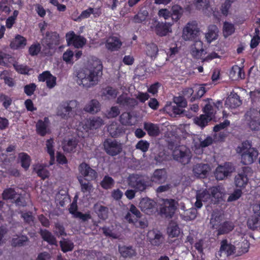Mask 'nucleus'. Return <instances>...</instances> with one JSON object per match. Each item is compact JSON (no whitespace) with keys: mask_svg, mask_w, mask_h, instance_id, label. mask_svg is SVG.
<instances>
[{"mask_svg":"<svg viewBox=\"0 0 260 260\" xmlns=\"http://www.w3.org/2000/svg\"><path fill=\"white\" fill-rule=\"evenodd\" d=\"M8 72L6 71H3L0 74V78L3 79L5 83L10 87H12L14 85V82L12 78L8 77Z\"/></svg>","mask_w":260,"mask_h":260,"instance_id":"obj_57","label":"nucleus"},{"mask_svg":"<svg viewBox=\"0 0 260 260\" xmlns=\"http://www.w3.org/2000/svg\"><path fill=\"white\" fill-rule=\"evenodd\" d=\"M158 52L157 46L155 44H150L147 46L146 53L147 54L151 57L154 56Z\"/></svg>","mask_w":260,"mask_h":260,"instance_id":"obj_58","label":"nucleus"},{"mask_svg":"<svg viewBox=\"0 0 260 260\" xmlns=\"http://www.w3.org/2000/svg\"><path fill=\"white\" fill-rule=\"evenodd\" d=\"M119 121L123 125L132 126L137 123V117L129 112H124L120 116Z\"/></svg>","mask_w":260,"mask_h":260,"instance_id":"obj_20","label":"nucleus"},{"mask_svg":"<svg viewBox=\"0 0 260 260\" xmlns=\"http://www.w3.org/2000/svg\"><path fill=\"white\" fill-rule=\"evenodd\" d=\"M235 27L233 24L228 22H225L223 26V35L225 37H227L235 31Z\"/></svg>","mask_w":260,"mask_h":260,"instance_id":"obj_48","label":"nucleus"},{"mask_svg":"<svg viewBox=\"0 0 260 260\" xmlns=\"http://www.w3.org/2000/svg\"><path fill=\"white\" fill-rule=\"evenodd\" d=\"M224 193V189L222 186H215L209 189L200 190L196 193V201L194 206L199 209L203 206V203H214L222 198Z\"/></svg>","mask_w":260,"mask_h":260,"instance_id":"obj_2","label":"nucleus"},{"mask_svg":"<svg viewBox=\"0 0 260 260\" xmlns=\"http://www.w3.org/2000/svg\"><path fill=\"white\" fill-rule=\"evenodd\" d=\"M77 105L75 101H70L61 103L58 107L57 115L62 118L67 119L72 109Z\"/></svg>","mask_w":260,"mask_h":260,"instance_id":"obj_9","label":"nucleus"},{"mask_svg":"<svg viewBox=\"0 0 260 260\" xmlns=\"http://www.w3.org/2000/svg\"><path fill=\"white\" fill-rule=\"evenodd\" d=\"M149 147V143L145 140L139 141L136 145V149H139L144 152L148 150Z\"/></svg>","mask_w":260,"mask_h":260,"instance_id":"obj_62","label":"nucleus"},{"mask_svg":"<svg viewBox=\"0 0 260 260\" xmlns=\"http://www.w3.org/2000/svg\"><path fill=\"white\" fill-rule=\"evenodd\" d=\"M171 26L172 25L169 23H163L155 21L154 27L151 26V27L154 29L157 35L163 37L172 32Z\"/></svg>","mask_w":260,"mask_h":260,"instance_id":"obj_15","label":"nucleus"},{"mask_svg":"<svg viewBox=\"0 0 260 260\" xmlns=\"http://www.w3.org/2000/svg\"><path fill=\"white\" fill-rule=\"evenodd\" d=\"M206 101L207 103L205 106L204 112L205 115L212 119L216 111L222 107V103L220 101L214 102L212 99H207Z\"/></svg>","mask_w":260,"mask_h":260,"instance_id":"obj_14","label":"nucleus"},{"mask_svg":"<svg viewBox=\"0 0 260 260\" xmlns=\"http://www.w3.org/2000/svg\"><path fill=\"white\" fill-rule=\"evenodd\" d=\"M219 30L215 25H211L208 28V31L206 34V39L208 43L216 40L218 36Z\"/></svg>","mask_w":260,"mask_h":260,"instance_id":"obj_31","label":"nucleus"},{"mask_svg":"<svg viewBox=\"0 0 260 260\" xmlns=\"http://www.w3.org/2000/svg\"><path fill=\"white\" fill-rule=\"evenodd\" d=\"M221 215L217 212H214L212 214V217L210 219V223L213 228H216V226L222 220Z\"/></svg>","mask_w":260,"mask_h":260,"instance_id":"obj_55","label":"nucleus"},{"mask_svg":"<svg viewBox=\"0 0 260 260\" xmlns=\"http://www.w3.org/2000/svg\"><path fill=\"white\" fill-rule=\"evenodd\" d=\"M211 170L210 166L208 164H198L193 167V174L200 178H204Z\"/></svg>","mask_w":260,"mask_h":260,"instance_id":"obj_18","label":"nucleus"},{"mask_svg":"<svg viewBox=\"0 0 260 260\" xmlns=\"http://www.w3.org/2000/svg\"><path fill=\"white\" fill-rule=\"evenodd\" d=\"M144 128L147 131L148 134L151 137H156L160 133L159 126L156 124L151 122H144Z\"/></svg>","mask_w":260,"mask_h":260,"instance_id":"obj_28","label":"nucleus"},{"mask_svg":"<svg viewBox=\"0 0 260 260\" xmlns=\"http://www.w3.org/2000/svg\"><path fill=\"white\" fill-rule=\"evenodd\" d=\"M251 169L248 167H243L242 170L235 177V184L240 188H244L247 185L248 178V175L250 173Z\"/></svg>","mask_w":260,"mask_h":260,"instance_id":"obj_12","label":"nucleus"},{"mask_svg":"<svg viewBox=\"0 0 260 260\" xmlns=\"http://www.w3.org/2000/svg\"><path fill=\"white\" fill-rule=\"evenodd\" d=\"M34 170L42 179H45L49 176V171L41 165L38 164L34 166Z\"/></svg>","mask_w":260,"mask_h":260,"instance_id":"obj_39","label":"nucleus"},{"mask_svg":"<svg viewBox=\"0 0 260 260\" xmlns=\"http://www.w3.org/2000/svg\"><path fill=\"white\" fill-rule=\"evenodd\" d=\"M41 235L44 240L47 241L51 245H56V240L54 236L48 231L46 230L41 231Z\"/></svg>","mask_w":260,"mask_h":260,"instance_id":"obj_37","label":"nucleus"},{"mask_svg":"<svg viewBox=\"0 0 260 260\" xmlns=\"http://www.w3.org/2000/svg\"><path fill=\"white\" fill-rule=\"evenodd\" d=\"M101 104L95 99L91 100L85 106L84 110L87 112L95 114L101 110Z\"/></svg>","mask_w":260,"mask_h":260,"instance_id":"obj_26","label":"nucleus"},{"mask_svg":"<svg viewBox=\"0 0 260 260\" xmlns=\"http://www.w3.org/2000/svg\"><path fill=\"white\" fill-rule=\"evenodd\" d=\"M235 247L231 244L227 243L226 241H222L220 252L226 256L231 255L234 253Z\"/></svg>","mask_w":260,"mask_h":260,"instance_id":"obj_34","label":"nucleus"},{"mask_svg":"<svg viewBox=\"0 0 260 260\" xmlns=\"http://www.w3.org/2000/svg\"><path fill=\"white\" fill-rule=\"evenodd\" d=\"M122 42L116 37H111L107 39L105 43L106 48L111 51L119 50L122 46Z\"/></svg>","mask_w":260,"mask_h":260,"instance_id":"obj_22","label":"nucleus"},{"mask_svg":"<svg viewBox=\"0 0 260 260\" xmlns=\"http://www.w3.org/2000/svg\"><path fill=\"white\" fill-rule=\"evenodd\" d=\"M54 142L52 139H48L46 142V147L47 152L50 156L51 161L54 160V150L53 149Z\"/></svg>","mask_w":260,"mask_h":260,"instance_id":"obj_52","label":"nucleus"},{"mask_svg":"<svg viewBox=\"0 0 260 260\" xmlns=\"http://www.w3.org/2000/svg\"><path fill=\"white\" fill-rule=\"evenodd\" d=\"M183 13V9L179 6L175 5L172 7V13L171 14L172 19L177 21L179 20Z\"/></svg>","mask_w":260,"mask_h":260,"instance_id":"obj_51","label":"nucleus"},{"mask_svg":"<svg viewBox=\"0 0 260 260\" xmlns=\"http://www.w3.org/2000/svg\"><path fill=\"white\" fill-rule=\"evenodd\" d=\"M16 193L12 188L5 189L2 193L3 198L4 200L14 199L16 197Z\"/></svg>","mask_w":260,"mask_h":260,"instance_id":"obj_59","label":"nucleus"},{"mask_svg":"<svg viewBox=\"0 0 260 260\" xmlns=\"http://www.w3.org/2000/svg\"><path fill=\"white\" fill-rule=\"evenodd\" d=\"M203 42L200 40L196 41L191 46L190 53L196 58H200L206 52L203 48Z\"/></svg>","mask_w":260,"mask_h":260,"instance_id":"obj_23","label":"nucleus"},{"mask_svg":"<svg viewBox=\"0 0 260 260\" xmlns=\"http://www.w3.org/2000/svg\"><path fill=\"white\" fill-rule=\"evenodd\" d=\"M237 152L240 154L241 162L244 165L252 164L258 156V151L252 147V142L250 141H244L237 148Z\"/></svg>","mask_w":260,"mask_h":260,"instance_id":"obj_3","label":"nucleus"},{"mask_svg":"<svg viewBox=\"0 0 260 260\" xmlns=\"http://www.w3.org/2000/svg\"><path fill=\"white\" fill-rule=\"evenodd\" d=\"M252 210L254 214L248 219L247 225L250 229L254 230L260 223V201L253 205Z\"/></svg>","mask_w":260,"mask_h":260,"instance_id":"obj_13","label":"nucleus"},{"mask_svg":"<svg viewBox=\"0 0 260 260\" xmlns=\"http://www.w3.org/2000/svg\"><path fill=\"white\" fill-rule=\"evenodd\" d=\"M256 111L254 109H251L246 113V118H249L248 125L252 131H258L260 129V120L258 117H255L256 114Z\"/></svg>","mask_w":260,"mask_h":260,"instance_id":"obj_17","label":"nucleus"},{"mask_svg":"<svg viewBox=\"0 0 260 260\" xmlns=\"http://www.w3.org/2000/svg\"><path fill=\"white\" fill-rule=\"evenodd\" d=\"M147 237L148 241L154 246H158L162 242V235L158 231H149L147 233Z\"/></svg>","mask_w":260,"mask_h":260,"instance_id":"obj_24","label":"nucleus"},{"mask_svg":"<svg viewBox=\"0 0 260 260\" xmlns=\"http://www.w3.org/2000/svg\"><path fill=\"white\" fill-rule=\"evenodd\" d=\"M128 185L138 191H143L146 188V183L144 178L137 174L130 175L127 179Z\"/></svg>","mask_w":260,"mask_h":260,"instance_id":"obj_5","label":"nucleus"},{"mask_svg":"<svg viewBox=\"0 0 260 260\" xmlns=\"http://www.w3.org/2000/svg\"><path fill=\"white\" fill-rule=\"evenodd\" d=\"M166 173L165 170H156L153 173L151 177V180L153 182L161 183L166 179Z\"/></svg>","mask_w":260,"mask_h":260,"instance_id":"obj_35","label":"nucleus"},{"mask_svg":"<svg viewBox=\"0 0 260 260\" xmlns=\"http://www.w3.org/2000/svg\"><path fill=\"white\" fill-rule=\"evenodd\" d=\"M118 250L121 255L124 258H131L137 254L135 249L132 246H119Z\"/></svg>","mask_w":260,"mask_h":260,"instance_id":"obj_30","label":"nucleus"},{"mask_svg":"<svg viewBox=\"0 0 260 260\" xmlns=\"http://www.w3.org/2000/svg\"><path fill=\"white\" fill-rule=\"evenodd\" d=\"M199 34L198 24L196 21H192L187 23L184 27L182 37L185 41L193 40L197 38Z\"/></svg>","mask_w":260,"mask_h":260,"instance_id":"obj_4","label":"nucleus"},{"mask_svg":"<svg viewBox=\"0 0 260 260\" xmlns=\"http://www.w3.org/2000/svg\"><path fill=\"white\" fill-rule=\"evenodd\" d=\"M117 95V91L116 89L107 87L103 89L102 96L105 97V99H114Z\"/></svg>","mask_w":260,"mask_h":260,"instance_id":"obj_40","label":"nucleus"},{"mask_svg":"<svg viewBox=\"0 0 260 260\" xmlns=\"http://www.w3.org/2000/svg\"><path fill=\"white\" fill-rule=\"evenodd\" d=\"M173 156L175 159L183 165L188 164L191 158V154L190 150L183 147L174 150L173 152Z\"/></svg>","mask_w":260,"mask_h":260,"instance_id":"obj_8","label":"nucleus"},{"mask_svg":"<svg viewBox=\"0 0 260 260\" xmlns=\"http://www.w3.org/2000/svg\"><path fill=\"white\" fill-rule=\"evenodd\" d=\"M103 66L98 59L88 63L85 67L76 72L77 83L85 88H90L98 84L102 75Z\"/></svg>","mask_w":260,"mask_h":260,"instance_id":"obj_1","label":"nucleus"},{"mask_svg":"<svg viewBox=\"0 0 260 260\" xmlns=\"http://www.w3.org/2000/svg\"><path fill=\"white\" fill-rule=\"evenodd\" d=\"M101 14L102 11L100 8H89L83 11L76 20L88 18L91 14L94 18H96L99 17Z\"/></svg>","mask_w":260,"mask_h":260,"instance_id":"obj_25","label":"nucleus"},{"mask_svg":"<svg viewBox=\"0 0 260 260\" xmlns=\"http://www.w3.org/2000/svg\"><path fill=\"white\" fill-rule=\"evenodd\" d=\"M211 118L206 115H201L194 119V122L201 127H205Z\"/></svg>","mask_w":260,"mask_h":260,"instance_id":"obj_46","label":"nucleus"},{"mask_svg":"<svg viewBox=\"0 0 260 260\" xmlns=\"http://www.w3.org/2000/svg\"><path fill=\"white\" fill-rule=\"evenodd\" d=\"M168 233L171 237H178L180 233V229L177 224L175 222H171L168 228Z\"/></svg>","mask_w":260,"mask_h":260,"instance_id":"obj_45","label":"nucleus"},{"mask_svg":"<svg viewBox=\"0 0 260 260\" xmlns=\"http://www.w3.org/2000/svg\"><path fill=\"white\" fill-rule=\"evenodd\" d=\"M61 250L63 252L72 251L74 248V243L67 239H63L59 242Z\"/></svg>","mask_w":260,"mask_h":260,"instance_id":"obj_44","label":"nucleus"},{"mask_svg":"<svg viewBox=\"0 0 260 260\" xmlns=\"http://www.w3.org/2000/svg\"><path fill=\"white\" fill-rule=\"evenodd\" d=\"M147 15L148 13L146 11L138 13L134 16V21L135 23H141L146 19Z\"/></svg>","mask_w":260,"mask_h":260,"instance_id":"obj_64","label":"nucleus"},{"mask_svg":"<svg viewBox=\"0 0 260 260\" xmlns=\"http://www.w3.org/2000/svg\"><path fill=\"white\" fill-rule=\"evenodd\" d=\"M19 158L21 160L22 167L25 169H28L30 166V157L26 153L22 152L19 153Z\"/></svg>","mask_w":260,"mask_h":260,"instance_id":"obj_50","label":"nucleus"},{"mask_svg":"<svg viewBox=\"0 0 260 260\" xmlns=\"http://www.w3.org/2000/svg\"><path fill=\"white\" fill-rule=\"evenodd\" d=\"M241 104L239 96L237 94L230 95L226 99L225 105L231 108H235Z\"/></svg>","mask_w":260,"mask_h":260,"instance_id":"obj_32","label":"nucleus"},{"mask_svg":"<svg viewBox=\"0 0 260 260\" xmlns=\"http://www.w3.org/2000/svg\"><path fill=\"white\" fill-rule=\"evenodd\" d=\"M156 203L149 198H143L140 202L139 207L141 210L147 214H150L155 207Z\"/></svg>","mask_w":260,"mask_h":260,"instance_id":"obj_19","label":"nucleus"},{"mask_svg":"<svg viewBox=\"0 0 260 260\" xmlns=\"http://www.w3.org/2000/svg\"><path fill=\"white\" fill-rule=\"evenodd\" d=\"M185 201H187V200L185 199L177 201L172 199L168 200L165 203L166 207L161 210V212H162L164 210V213L167 216H171L172 214L174 212L177 206L180 207L181 209L184 212V211H186L185 210Z\"/></svg>","mask_w":260,"mask_h":260,"instance_id":"obj_7","label":"nucleus"},{"mask_svg":"<svg viewBox=\"0 0 260 260\" xmlns=\"http://www.w3.org/2000/svg\"><path fill=\"white\" fill-rule=\"evenodd\" d=\"M38 79L40 81H46L47 86L49 88H53L56 84V78L47 71L40 74L38 77Z\"/></svg>","mask_w":260,"mask_h":260,"instance_id":"obj_21","label":"nucleus"},{"mask_svg":"<svg viewBox=\"0 0 260 260\" xmlns=\"http://www.w3.org/2000/svg\"><path fill=\"white\" fill-rule=\"evenodd\" d=\"M234 229V224L231 222H225L223 224L220 225L218 229V234L222 235L226 234Z\"/></svg>","mask_w":260,"mask_h":260,"instance_id":"obj_43","label":"nucleus"},{"mask_svg":"<svg viewBox=\"0 0 260 260\" xmlns=\"http://www.w3.org/2000/svg\"><path fill=\"white\" fill-rule=\"evenodd\" d=\"M94 208L101 218L105 219L107 218L108 209L107 207L96 204L94 205Z\"/></svg>","mask_w":260,"mask_h":260,"instance_id":"obj_47","label":"nucleus"},{"mask_svg":"<svg viewBox=\"0 0 260 260\" xmlns=\"http://www.w3.org/2000/svg\"><path fill=\"white\" fill-rule=\"evenodd\" d=\"M197 213V210L195 209L191 208L184 211V212L180 213V215L184 220L188 221L195 219Z\"/></svg>","mask_w":260,"mask_h":260,"instance_id":"obj_38","label":"nucleus"},{"mask_svg":"<svg viewBox=\"0 0 260 260\" xmlns=\"http://www.w3.org/2000/svg\"><path fill=\"white\" fill-rule=\"evenodd\" d=\"M49 119L48 118H45L44 120H39L36 124V129L37 133L42 136H44L46 134L49 133L48 129Z\"/></svg>","mask_w":260,"mask_h":260,"instance_id":"obj_27","label":"nucleus"},{"mask_svg":"<svg viewBox=\"0 0 260 260\" xmlns=\"http://www.w3.org/2000/svg\"><path fill=\"white\" fill-rule=\"evenodd\" d=\"M66 40L69 46L73 45L76 48L82 47L86 43L83 37L76 36L73 31L67 34Z\"/></svg>","mask_w":260,"mask_h":260,"instance_id":"obj_16","label":"nucleus"},{"mask_svg":"<svg viewBox=\"0 0 260 260\" xmlns=\"http://www.w3.org/2000/svg\"><path fill=\"white\" fill-rule=\"evenodd\" d=\"M90 128H97L104 124L103 120L99 117H94L87 121Z\"/></svg>","mask_w":260,"mask_h":260,"instance_id":"obj_42","label":"nucleus"},{"mask_svg":"<svg viewBox=\"0 0 260 260\" xmlns=\"http://www.w3.org/2000/svg\"><path fill=\"white\" fill-rule=\"evenodd\" d=\"M120 109L117 106H113L107 111V117L112 118L117 117L120 114Z\"/></svg>","mask_w":260,"mask_h":260,"instance_id":"obj_61","label":"nucleus"},{"mask_svg":"<svg viewBox=\"0 0 260 260\" xmlns=\"http://www.w3.org/2000/svg\"><path fill=\"white\" fill-rule=\"evenodd\" d=\"M114 183V180L111 177L106 176L102 181L101 185L105 189H109L113 186Z\"/></svg>","mask_w":260,"mask_h":260,"instance_id":"obj_54","label":"nucleus"},{"mask_svg":"<svg viewBox=\"0 0 260 260\" xmlns=\"http://www.w3.org/2000/svg\"><path fill=\"white\" fill-rule=\"evenodd\" d=\"M194 90L196 91V93L193 95L190 99L191 101L195 100L196 99L201 98L206 92L205 87L203 86H194Z\"/></svg>","mask_w":260,"mask_h":260,"instance_id":"obj_53","label":"nucleus"},{"mask_svg":"<svg viewBox=\"0 0 260 260\" xmlns=\"http://www.w3.org/2000/svg\"><path fill=\"white\" fill-rule=\"evenodd\" d=\"M235 171V168L230 163H225L217 167L215 172V176L217 180H223Z\"/></svg>","mask_w":260,"mask_h":260,"instance_id":"obj_11","label":"nucleus"},{"mask_svg":"<svg viewBox=\"0 0 260 260\" xmlns=\"http://www.w3.org/2000/svg\"><path fill=\"white\" fill-rule=\"evenodd\" d=\"M193 5L199 10L204 11L209 7V0H196Z\"/></svg>","mask_w":260,"mask_h":260,"instance_id":"obj_49","label":"nucleus"},{"mask_svg":"<svg viewBox=\"0 0 260 260\" xmlns=\"http://www.w3.org/2000/svg\"><path fill=\"white\" fill-rule=\"evenodd\" d=\"M230 76L233 80H239L244 77V73L241 68L238 66H234L230 72Z\"/></svg>","mask_w":260,"mask_h":260,"instance_id":"obj_33","label":"nucleus"},{"mask_svg":"<svg viewBox=\"0 0 260 260\" xmlns=\"http://www.w3.org/2000/svg\"><path fill=\"white\" fill-rule=\"evenodd\" d=\"M74 55V53L72 51L67 50L63 54L62 59L67 63L73 64L74 62L73 61Z\"/></svg>","mask_w":260,"mask_h":260,"instance_id":"obj_56","label":"nucleus"},{"mask_svg":"<svg viewBox=\"0 0 260 260\" xmlns=\"http://www.w3.org/2000/svg\"><path fill=\"white\" fill-rule=\"evenodd\" d=\"M28 240V238L26 236H22L20 237L14 238L12 240V245L16 246H22Z\"/></svg>","mask_w":260,"mask_h":260,"instance_id":"obj_63","label":"nucleus"},{"mask_svg":"<svg viewBox=\"0 0 260 260\" xmlns=\"http://www.w3.org/2000/svg\"><path fill=\"white\" fill-rule=\"evenodd\" d=\"M200 147L202 148L206 147L211 145L214 142L213 139L211 136H207L204 139L200 138L199 139Z\"/></svg>","mask_w":260,"mask_h":260,"instance_id":"obj_60","label":"nucleus"},{"mask_svg":"<svg viewBox=\"0 0 260 260\" xmlns=\"http://www.w3.org/2000/svg\"><path fill=\"white\" fill-rule=\"evenodd\" d=\"M78 171L80 175L79 177L88 181L94 180L98 177L97 172L85 162L80 164Z\"/></svg>","mask_w":260,"mask_h":260,"instance_id":"obj_6","label":"nucleus"},{"mask_svg":"<svg viewBox=\"0 0 260 260\" xmlns=\"http://www.w3.org/2000/svg\"><path fill=\"white\" fill-rule=\"evenodd\" d=\"M78 181L80 184L81 190L84 193H90L93 190L91 183L89 182H85L83 178L78 177Z\"/></svg>","mask_w":260,"mask_h":260,"instance_id":"obj_41","label":"nucleus"},{"mask_svg":"<svg viewBox=\"0 0 260 260\" xmlns=\"http://www.w3.org/2000/svg\"><path fill=\"white\" fill-rule=\"evenodd\" d=\"M77 141L75 138H72L65 141L63 144V149L68 152H73L75 150L77 145Z\"/></svg>","mask_w":260,"mask_h":260,"instance_id":"obj_36","label":"nucleus"},{"mask_svg":"<svg viewBox=\"0 0 260 260\" xmlns=\"http://www.w3.org/2000/svg\"><path fill=\"white\" fill-rule=\"evenodd\" d=\"M104 147L106 152L111 156H115L120 153L122 149L121 143L110 139L106 140L104 142Z\"/></svg>","mask_w":260,"mask_h":260,"instance_id":"obj_10","label":"nucleus"},{"mask_svg":"<svg viewBox=\"0 0 260 260\" xmlns=\"http://www.w3.org/2000/svg\"><path fill=\"white\" fill-rule=\"evenodd\" d=\"M26 45V40L20 35L16 36L11 42L10 47L13 49H19L24 48Z\"/></svg>","mask_w":260,"mask_h":260,"instance_id":"obj_29","label":"nucleus"}]
</instances>
